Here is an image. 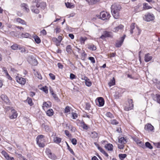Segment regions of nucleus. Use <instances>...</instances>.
Returning <instances> with one entry per match:
<instances>
[{
    "label": "nucleus",
    "mask_w": 160,
    "mask_h": 160,
    "mask_svg": "<svg viewBox=\"0 0 160 160\" xmlns=\"http://www.w3.org/2000/svg\"><path fill=\"white\" fill-rule=\"evenodd\" d=\"M153 144L157 147V148H160V142H157V143H153Z\"/></svg>",
    "instance_id": "bf43d9fd"
},
{
    "label": "nucleus",
    "mask_w": 160,
    "mask_h": 160,
    "mask_svg": "<svg viewBox=\"0 0 160 160\" xmlns=\"http://www.w3.org/2000/svg\"><path fill=\"white\" fill-rule=\"evenodd\" d=\"M87 39V38L86 37H81L79 39L80 41L81 44H84L85 41Z\"/></svg>",
    "instance_id": "f704fd0d"
},
{
    "label": "nucleus",
    "mask_w": 160,
    "mask_h": 160,
    "mask_svg": "<svg viewBox=\"0 0 160 160\" xmlns=\"http://www.w3.org/2000/svg\"><path fill=\"white\" fill-rule=\"evenodd\" d=\"M124 26L122 24H120L118 26L116 27L113 29V31L115 32H118L119 30L123 29Z\"/></svg>",
    "instance_id": "5701e85b"
},
{
    "label": "nucleus",
    "mask_w": 160,
    "mask_h": 160,
    "mask_svg": "<svg viewBox=\"0 0 160 160\" xmlns=\"http://www.w3.org/2000/svg\"><path fill=\"white\" fill-rule=\"evenodd\" d=\"M67 145V146L68 148V149L69 151V152H70V153L72 154L73 155H75V154L73 152V150L71 148L69 145L68 144V143L66 142Z\"/></svg>",
    "instance_id": "4c0bfd02"
},
{
    "label": "nucleus",
    "mask_w": 160,
    "mask_h": 160,
    "mask_svg": "<svg viewBox=\"0 0 160 160\" xmlns=\"http://www.w3.org/2000/svg\"><path fill=\"white\" fill-rule=\"evenodd\" d=\"M1 153L7 160H15L14 158L9 156V154L5 151H2Z\"/></svg>",
    "instance_id": "9d476101"
},
{
    "label": "nucleus",
    "mask_w": 160,
    "mask_h": 160,
    "mask_svg": "<svg viewBox=\"0 0 160 160\" xmlns=\"http://www.w3.org/2000/svg\"><path fill=\"white\" fill-rule=\"evenodd\" d=\"M87 48L89 49L92 51H95L97 49L96 46L92 44L88 45Z\"/></svg>",
    "instance_id": "4be33fe9"
},
{
    "label": "nucleus",
    "mask_w": 160,
    "mask_h": 160,
    "mask_svg": "<svg viewBox=\"0 0 160 160\" xmlns=\"http://www.w3.org/2000/svg\"><path fill=\"white\" fill-rule=\"evenodd\" d=\"M136 28L138 31V32L136 34V35L137 36H139L140 35L141 32V30L139 28V27L138 26H137Z\"/></svg>",
    "instance_id": "e2e57ef3"
},
{
    "label": "nucleus",
    "mask_w": 160,
    "mask_h": 160,
    "mask_svg": "<svg viewBox=\"0 0 160 160\" xmlns=\"http://www.w3.org/2000/svg\"><path fill=\"white\" fill-rule=\"evenodd\" d=\"M156 100L157 102L160 104V95L157 94H156Z\"/></svg>",
    "instance_id": "c03bdc74"
},
{
    "label": "nucleus",
    "mask_w": 160,
    "mask_h": 160,
    "mask_svg": "<svg viewBox=\"0 0 160 160\" xmlns=\"http://www.w3.org/2000/svg\"><path fill=\"white\" fill-rule=\"evenodd\" d=\"M54 112L53 110L50 109L48 110L46 112V114L47 116H51L53 115Z\"/></svg>",
    "instance_id": "cd10ccee"
},
{
    "label": "nucleus",
    "mask_w": 160,
    "mask_h": 160,
    "mask_svg": "<svg viewBox=\"0 0 160 160\" xmlns=\"http://www.w3.org/2000/svg\"><path fill=\"white\" fill-rule=\"evenodd\" d=\"M95 102L96 104L98 106L102 107L104 105L105 101L103 98L99 97L96 99Z\"/></svg>",
    "instance_id": "0eeeda50"
},
{
    "label": "nucleus",
    "mask_w": 160,
    "mask_h": 160,
    "mask_svg": "<svg viewBox=\"0 0 160 160\" xmlns=\"http://www.w3.org/2000/svg\"><path fill=\"white\" fill-rule=\"evenodd\" d=\"M100 15L101 19L103 20L108 19L111 17L109 13L104 11H102L100 12Z\"/></svg>",
    "instance_id": "39448f33"
},
{
    "label": "nucleus",
    "mask_w": 160,
    "mask_h": 160,
    "mask_svg": "<svg viewBox=\"0 0 160 160\" xmlns=\"http://www.w3.org/2000/svg\"><path fill=\"white\" fill-rule=\"evenodd\" d=\"M111 12L114 18L117 19L119 18V13L122 7L119 5H112L111 7Z\"/></svg>",
    "instance_id": "f257e3e1"
},
{
    "label": "nucleus",
    "mask_w": 160,
    "mask_h": 160,
    "mask_svg": "<svg viewBox=\"0 0 160 160\" xmlns=\"http://www.w3.org/2000/svg\"><path fill=\"white\" fill-rule=\"evenodd\" d=\"M143 19L147 22H150L154 20L155 19V17L153 14L150 13H147L143 17Z\"/></svg>",
    "instance_id": "7ed1b4c3"
},
{
    "label": "nucleus",
    "mask_w": 160,
    "mask_h": 160,
    "mask_svg": "<svg viewBox=\"0 0 160 160\" xmlns=\"http://www.w3.org/2000/svg\"><path fill=\"white\" fill-rule=\"evenodd\" d=\"M21 7L25 9L27 12H28L30 10L28 8V6L27 4L22 3L21 4Z\"/></svg>",
    "instance_id": "a878e982"
},
{
    "label": "nucleus",
    "mask_w": 160,
    "mask_h": 160,
    "mask_svg": "<svg viewBox=\"0 0 160 160\" xmlns=\"http://www.w3.org/2000/svg\"><path fill=\"white\" fill-rule=\"evenodd\" d=\"M24 102H27L30 106H32L34 105L32 99L29 97H28L27 99L24 100Z\"/></svg>",
    "instance_id": "6ab92c4d"
},
{
    "label": "nucleus",
    "mask_w": 160,
    "mask_h": 160,
    "mask_svg": "<svg viewBox=\"0 0 160 160\" xmlns=\"http://www.w3.org/2000/svg\"><path fill=\"white\" fill-rule=\"evenodd\" d=\"M88 58L92 63H94L95 62V60L94 57H90Z\"/></svg>",
    "instance_id": "864d4df0"
},
{
    "label": "nucleus",
    "mask_w": 160,
    "mask_h": 160,
    "mask_svg": "<svg viewBox=\"0 0 160 160\" xmlns=\"http://www.w3.org/2000/svg\"><path fill=\"white\" fill-rule=\"evenodd\" d=\"M16 21L17 22L20 23L23 25H26V23L24 21V20L21 19L20 18H18L16 19Z\"/></svg>",
    "instance_id": "2f4dec72"
},
{
    "label": "nucleus",
    "mask_w": 160,
    "mask_h": 160,
    "mask_svg": "<svg viewBox=\"0 0 160 160\" xmlns=\"http://www.w3.org/2000/svg\"><path fill=\"white\" fill-rule=\"evenodd\" d=\"M28 61L30 64L33 66H36L38 63L37 59L32 55L28 57Z\"/></svg>",
    "instance_id": "20e7f679"
},
{
    "label": "nucleus",
    "mask_w": 160,
    "mask_h": 160,
    "mask_svg": "<svg viewBox=\"0 0 160 160\" xmlns=\"http://www.w3.org/2000/svg\"><path fill=\"white\" fill-rule=\"evenodd\" d=\"M55 31L56 33H59L60 31H61V29L60 28L58 27V26H57L55 29Z\"/></svg>",
    "instance_id": "13d9d810"
},
{
    "label": "nucleus",
    "mask_w": 160,
    "mask_h": 160,
    "mask_svg": "<svg viewBox=\"0 0 160 160\" xmlns=\"http://www.w3.org/2000/svg\"><path fill=\"white\" fill-rule=\"evenodd\" d=\"M17 81L19 83L23 85L25 84L26 82L25 79L19 77H17Z\"/></svg>",
    "instance_id": "ddd939ff"
},
{
    "label": "nucleus",
    "mask_w": 160,
    "mask_h": 160,
    "mask_svg": "<svg viewBox=\"0 0 160 160\" xmlns=\"http://www.w3.org/2000/svg\"><path fill=\"white\" fill-rule=\"evenodd\" d=\"M41 33L43 35H45L47 34V32L45 30L43 29L41 31Z\"/></svg>",
    "instance_id": "774afa93"
},
{
    "label": "nucleus",
    "mask_w": 160,
    "mask_h": 160,
    "mask_svg": "<svg viewBox=\"0 0 160 160\" xmlns=\"http://www.w3.org/2000/svg\"><path fill=\"white\" fill-rule=\"evenodd\" d=\"M72 115L73 119H76L78 117V115L75 113H72Z\"/></svg>",
    "instance_id": "69168bd1"
},
{
    "label": "nucleus",
    "mask_w": 160,
    "mask_h": 160,
    "mask_svg": "<svg viewBox=\"0 0 160 160\" xmlns=\"http://www.w3.org/2000/svg\"><path fill=\"white\" fill-rule=\"evenodd\" d=\"M47 153L49 158L55 160L57 158V156L55 155V154L53 153H52L50 150L47 151Z\"/></svg>",
    "instance_id": "dca6fc26"
},
{
    "label": "nucleus",
    "mask_w": 160,
    "mask_h": 160,
    "mask_svg": "<svg viewBox=\"0 0 160 160\" xmlns=\"http://www.w3.org/2000/svg\"><path fill=\"white\" fill-rule=\"evenodd\" d=\"M118 142L121 144H125L127 142V140L126 138L121 137L118 138Z\"/></svg>",
    "instance_id": "412c9836"
},
{
    "label": "nucleus",
    "mask_w": 160,
    "mask_h": 160,
    "mask_svg": "<svg viewBox=\"0 0 160 160\" xmlns=\"http://www.w3.org/2000/svg\"><path fill=\"white\" fill-rule=\"evenodd\" d=\"M86 106L85 109L89 110L90 108L91 107V105L90 103L89 102H86Z\"/></svg>",
    "instance_id": "6e6d98bb"
},
{
    "label": "nucleus",
    "mask_w": 160,
    "mask_h": 160,
    "mask_svg": "<svg viewBox=\"0 0 160 160\" xmlns=\"http://www.w3.org/2000/svg\"><path fill=\"white\" fill-rule=\"evenodd\" d=\"M65 133L66 136L69 138H70L72 136V135L67 130H65Z\"/></svg>",
    "instance_id": "5fc2aeb1"
},
{
    "label": "nucleus",
    "mask_w": 160,
    "mask_h": 160,
    "mask_svg": "<svg viewBox=\"0 0 160 160\" xmlns=\"http://www.w3.org/2000/svg\"><path fill=\"white\" fill-rule=\"evenodd\" d=\"M70 107L68 106H67L64 109V112L66 113H69L70 112Z\"/></svg>",
    "instance_id": "49530a36"
},
{
    "label": "nucleus",
    "mask_w": 160,
    "mask_h": 160,
    "mask_svg": "<svg viewBox=\"0 0 160 160\" xmlns=\"http://www.w3.org/2000/svg\"><path fill=\"white\" fill-rule=\"evenodd\" d=\"M33 38L36 43L37 44H39L41 42V40L40 38L37 35H35L33 37Z\"/></svg>",
    "instance_id": "c85d7f7f"
},
{
    "label": "nucleus",
    "mask_w": 160,
    "mask_h": 160,
    "mask_svg": "<svg viewBox=\"0 0 160 160\" xmlns=\"http://www.w3.org/2000/svg\"><path fill=\"white\" fill-rule=\"evenodd\" d=\"M19 50H20V52L21 53H28V51L26 49V48L25 47H24L20 45L19 47Z\"/></svg>",
    "instance_id": "aec40b11"
},
{
    "label": "nucleus",
    "mask_w": 160,
    "mask_h": 160,
    "mask_svg": "<svg viewBox=\"0 0 160 160\" xmlns=\"http://www.w3.org/2000/svg\"><path fill=\"white\" fill-rule=\"evenodd\" d=\"M20 45H18L17 44H14L11 46V48L13 50H17L19 49V47Z\"/></svg>",
    "instance_id": "72a5a7b5"
},
{
    "label": "nucleus",
    "mask_w": 160,
    "mask_h": 160,
    "mask_svg": "<svg viewBox=\"0 0 160 160\" xmlns=\"http://www.w3.org/2000/svg\"><path fill=\"white\" fill-rule=\"evenodd\" d=\"M143 8L145 9H148L152 8V7L150 6H149L148 4L147 3H144L143 4Z\"/></svg>",
    "instance_id": "58836bf2"
},
{
    "label": "nucleus",
    "mask_w": 160,
    "mask_h": 160,
    "mask_svg": "<svg viewBox=\"0 0 160 160\" xmlns=\"http://www.w3.org/2000/svg\"><path fill=\"white\" fill-rule=\"evenodd\" d=\"M98 134L97 133L95 132H92L91 137L93 138H96L97 137Z\"/></svg>",
    "instance_id": "09e8293b"
},
{
    "label": "nucleus",
    "mask_w": 160,
    "mask_h": 160,
    "mask_svg": "<svg viewBox=\"0 0 160 160\" xmlns=\"http://www.w3.org/2000/svg\"><path fill=\"white\" fill-rule=\"evenodd\" d=\"M105 148L108 151H112L113 150V146L110 143L107 144L105 146Z\"/></svg>",
    "instance_id": "393cba45"
},
{
    "label": "nucleus",
    "mask_w": 160,
    "mask_h": 160,
    "mask_svg": "<svg viewBox=\"0 0 160 160\" xmlns=\"http://www.w3.org/2000/svg\"><path fill=\"white\" fill-rule=\"evenodd\" d=\"M40 7H41V8L43 9H44L45 8V7L46 6V3L45 2H40Z\"/></svg>",
    "instance_id": "37998d69"
},
{
    "label": "nucleus",
    "mask_w": 160,
    "mask_h": 160,
    "mask_svg": "<svg viewBox=\"0 0 160 160\" xmlns=\"http://www.w3.org/2000/svg\"><path fill=\"white\" fill-rule=\"evenodd\" d=\"M66 51L68 53H71L72 51V48L71 45H68L66 47Z\"/></svg>",
    "instance_id": "c756f323"
},
{
    "label": "nucleus",
    "mask_w": 160,
    "mask_h": 160,
    "mask_svg": "<svg viewBox=\"0 0 160 160\" xmlns=\"http://www.w3.org/2000/svg\"><path fill=\"white\" fill-rule=\"evenodd\" d=\"M31 11L33 13L36 14H38L39 12V10L37 8H36L35 5H32L31 7Z\"/></svg>",
    "instance_id": "2eb2a0df"
},
{
    "label": "nucleus",
    "mask_w": 160,
    "mask_h": 160,
    "mask_svg": "<svg viewBox=\"0 0 160 160\" xmlns=\"http://www.w3.org/2000/svg\"><path fill=\"white\" fill-rule=\"evenodd\" d=\"M41 0H33L32 2L33 5L35 4V3L36 4L39 3H40V1Z\"/></svg>",
    "instance_id": "0e129e2a"
},
{
    "label": "nucleus",
    "mask_w": 160,
    "mask_h": 160,
    "mask_svg": "<svg viewBox=\"0 0 160 160\" xmlns=\"http://www.w3.org/2000/svg\"><path fill=\"white\" fill-rule=\"evenodd\" d=\"M49 76L50 78L53 80H54L55 79V76L52 73H50L49 74Z\"/></svg>",
    "instance_id": "680f3d73"
},
{
    "label": "nucleus",
    "mask_w": 160,
    "mask_h": 160,
    "mask_svg": "<svg viewBox=\"0 0 160 160\" xmlns=\"http://www.w3.org/2000/svg\"><path fill=\"white\" fill-rule=\"evenodd\" d=\"M71 142L73 145H76L77 143V140L76 138H72L71 140Z\"/></svg>",
    "instance_id": "4d7b16f0"
},
{
    "label": "nucleus",
    "mask_w": 160,
    "mask_h": 160,
    "mask_svg": "<svg viewBox=\"0 0 160 160\" xmlns=\"http://www.w3.org/2000/svg\"><path fill=\"white\" fill-rule=\"evenodd\" d=\"M42 91L46 93H48V88L47 86L43 87L42 88Z\"/></svg>",
    "instance_id": "8fccbe9b"
},
{
    "label": "nucleus",
    "mask_w": 160,
    "mask_h": 160,
    "mask_svg": "<svg viewBox=\"0 0 160 160\" xmlns=\"http://www.w3.org/2000/svg\"><path fill=\"white\" fill-rule=\"evenodd\" d=\"M57 65L59 68L62 69L63 68V65L60 62L58 63Z\"/></svg>",
    "instance_id": "338daca9"
},
{
    "label": "nucleus",
    "mask_w": 160,
    "mask_h": 160,
    "mask_svg": "<svg viewBox=\"0 0 160 160\" xmlns=\"http://www.w3.org/2000/svg\"><path fill=\"white\" fill-rule=\"evenodd\" d=\"M126 37V35H124L123 36L120 38V40L119 41L117 40L115 44V46L116 48H120L122 45L124 40Z\"/></svg>",
    "instance_id": "6e6552de"
},
{
    "label": "nucleus",
    "mask_w": 160,
    "mask_h": 160,
    "mask_svg": "<svg viewBox=\"0 0 160 160\" xmlns=\"http://www.w3.org/2000/svg\"><path fill=\"white\" fill-rule=\"evenodd\" d=\"M22 36L25 38H30L31 37V35L28 33H26L25 34L22 33Z\"/></svg>",
    "instance_id": "603ef678"
},
{
    "label": "nucleus",
    "mask_w": 160,
    "mask_h": 160,
    "mask_svg": "<svg viewBox=\"0 0 160 160\" xmlns=\"http://www.w3.org/2000/svg\"><path fill=\"white\" fill-rule=\"evenodd\" d=\"M145 147L147 148H148L149 149H151L153 148V147L151 145V144L148 142H147L145 143Z\"/></svg>",
    "instance_id": "c9c22d12"
},
{
    "label": "nucleus",
    "mask_w": 160,
    "mask_h": 160,
    "mask_svg": "<svg viewBox=\"0 0 160 160\" xmlns=\"http://www.w3.org/2000/svg\"><path fill=\"white\" fill-rule=\"evenodd\" d=\"M89 4L94 5L100 2V0H86Z\"/></svg>",
    "instance_id": "b1692460"
},
{
    "label": "nucleus",
    "mask_w": 160,
    "mask_h": 160,
    "mask_svg": "<svg viewBox=\"0 0 160 160\" xmlns=\"http://www.w3.org/2000/svg\"><path fill=\"white\" fill-rule=\"evenodd\" d=\"M104 34H102L100 37V38L102 39H104L106 38H112L113 35L112 32H108L105 31L104 32Z\"/></svg>",
    "instance_id": "423d86ee"
},
{
    "label": "nucleus",
    "mask_w": 160,
    "mask_h": 160,
    "mask_svg": "<svg viewBox=\"0 0 160 160\" xmlns=\"http://www.w3.org/2000/svg\"><path fill=\"white\" fill-rule=\"evenodd\" d=\"M128 101L129 103V107L127 108V110L129 111L133 109V104L132 99H128Z\"/></svg>",
    "instance_id": "f8f14e48"
},
{
    "label": "nucleus",
    "mask_w": 160,
    "mask_h": 160,
    "mask_svg": "<svg viewBox=\"0 0 160 160\" xmlns=\"http://www.w3.org/2000/svg\"><path fill=\"white\" fill-rule=\"evenodd\" d=\"M12 115L10 116L9 118L11 119H13L16 118L18 116V114L17 112L15 109H12L11 110Z\"/></svg>",
    "instance_id": "4468645a"
},
{
    "label": "nucleus",
    "mask_w": 160,
    "mask_h": 160,
    "mask_svg": "<svg viewBox=\"0 0 160 160\" xmlns=\"http://www.w3.org/2000/svg\"><path fill=\"white\" fill-rule=\"evenodd\" d=\"M53 141L55 143L59 144L61 142V138H60L56 137L54 138Z\"/></svg>",
    "instance_id": "7c9ffc66"
},
{
    "label": "nucleus",
    "mask_w": 160,
    "mask_h": 160,
    "mask_svg": "<svg viewBox=\"0 0 160 160\" xmlns=\"http://www.w3.org/2000/svg\"><path fill=\"white\" fill-rule=\"evenodd\" d=\"M66 126L67 127H68V129H70L72 132H74L75 131L76 128L70 125L68 126V124H66Z\"/></svg>",
    "instance_id": "473e14b6"
},
{
    "label": "nucleus",
    "mask_w": 160,
    "mask_h": 160,
    "mask_svg": "<svg viewBox=\"0 0 160 160\" xmlns=\"http://www.w3.org/2000/svg\"><path fill=\"white\" fill-rule=\"evenodd\" d=\"M106 116L111 118H114V116L110 112H107L106 114Z\"/></svg>",
    "instance_id": "a19ab883"
},
{
    "label": "nucleus",
    "mask_w": 160,
    "mask_h": 160,
    "mask_svg": "<svg viewBox=\"0 0 160 160\" xmlns=\"http://www.w3.org/2000/svg\"><path fill=\"white\" fill-rule=\"evenodd\" d=\"M85 83L86 85L88 87H90L92 85V82L89 79L88 80L85 81Z\"/></svg>",
    "instance_id": "de8ad7c7"
},
{
    "label": "nucleus",
    "mask_w": 160,
    "mask_h": 160,
    "mask_svg": "<svg viewBox=\"0 0 160 160\" xmlns=\"http://www.w3.org/2000/svg\"><path fill=\"white\" fill-rule=\"evenodd\" d=\"M65 4L66 7L68 8H71L73 6V5H71V3L68 2H65Z\"/></svg>",
    "instance_id": "3c124183"
},
{
    "label": "nucleus",
    "mask_w": 160,
    "mask_h": 160,
    "mask_svg": "<svg viewBox=\"0 0 160 160\" xmlns=\"http://www.w3.org/2000/svg\"><path fill=\"white\" fill-rule=\"evenodd\" d=\"M1 98L6 104L8 105H11V102L8 97L6 95L2 94L1 96Z\"/></svg>",
    "instance_id": "1a4fd4ad"
},
{
    "label": "nucleus",
    "mask_w": 160,
    "mask_h": 160,
    "mask_svg": "<svg viewBox=\"0 0 160 160\" xmlns=\"http://www.w3.org/2000/svg\"><path fill=\"white\" fill-rule=\"evenodd\" d=\"M52 96L54 99L56 101H57V102H59L60 101V99L58 98L56 94L54 93V94H53L52 95Z\"/></svg>",
    "instance_id": "ea45409f"
},
{
    "label": "nucleus",
    "mask_w": 160,
    "mask_h": 160,
    "mask_svg": "<svg viewBox=\"0 0 160 160\" xmlns=\"http://www.w3.org/2000/svg\"><path fill=\"white\" fill-rule=\"evenodd\" d=\"M35 75L36 76V77H37V78L38 79L40 80H41L42 79V76L40 72H37L35 74Z\"/></svg>",
    "instance_id": "79ce46f5"
},
{
    "label": "nucleus",
    "mask_w": 160,
    "mask_h": 160,
    "mask_svg": "<svg viewBox=\"0 0 160 160\" xmlns=\"http://www.w3.org/2000/svg\"><path fill=\"white\" fill-rule=\"evenodd\" d=\"M70 78L72 79L73 80L74 79H75L76 78V76L73 73H71L70 74Z\"/></svg>",
    "instance_id": "052dcab7"
},
{
    "label": "nucleus",
    "mask_w": 160,
    "mask_h": 160,
    "mask_svg": "<svg viewBox=\"0 0 160 160\" xmlns=\"http://www.w3.org/2000/svg\"><path fill=\"white\" fill-rule=\"evenodd\" d=\"M137 143V144L141 147L144 148L145 147V145L141 141L139 140L138 138H135L134 140Z\"/></svg>",
    "instance_id": "f3484780"
},
{
    "label": "nucleus",
    "mask_w": 160,
    "mask_h": 160,
    "mask_svg": "<svg viewBox=\"0 0 160 160\" xmlns=\"http://www.w3.org/2000/svg\"><path fill=\"white\" fill-rule=\"evenodd\" d=\"M145 129L149 132H153L154 128L150 123H148L145 126Z\"/></svg>",
    "instance_id": "9b49d317"
},
{
    "label": "nucleus",
    "mask_w": 160,
    "mask_h": 160,
    "mask_svg": "<svg viewBox=\"0 0 160 160\" xmlns=\"http://www.w3.org/2000/svg\"><path fill=\"white\" fill-rule=\"evenodd\" d=\"M118 156L120 160H123L127 157V155L126 154H120Z\"/></svg>",
    "instance_id": "e433bc0d"
},
{
    "label": "nucleus",
    "mask_w": 160,
    "mask_h": 160,
    "mask_svg": "<svg viewBox=\"0 0 160 160\" xmlns=\"http://www.w3.org/2000/svg\"><path fill=\"white\" fill-rule=\"evenodd\" d=\"M111 123L113 125H117L118 124V122L116 119H112L111 120Z\"/></svg>",
    "instance_id": "a18cd8bd"
},
{
    "label": "nucleus",
    "mask_w": 160,
    "mask_h": 160,
    "mask_svg": "<svg viewBox=\"0 0 160 160\" xmlns=\"http://www.w3.org/2000/svg\"><path fill=\"white\" fill-rule=\"evenodd\" d=\"M45 136L43 135H40L38 136L36 138L37 144L40 148H43L45 146Z\"/></svg>",
    "instance_id": "f03ea898"
},
{
    "label": "nucleus",
    "mask_w": 160,
    "mask_h": 160,
    "mask_svg": "<svg viewBox=\"0 0 160 160\" xmlns=\"http://www.w3.org/2000/svg\"><path fill=\"white\" fill-rule=\"evenodd\" d=\"M115 84V80L114 77H113L112 79L108 83V85L109 87H111Z\"/></svg>",
    "instance_id": "bb28decb"
},
{
    "label": "nucleus",
    "mask_w": 160,
    "mask_h": 160,
    "mask_svg": "<svg viewBox=\"0 0 160 160\" xmlns=\"http://www.w3.org/2000/svg\"><path fill=\"white\" fill-rule=\"evenodd\" d=\"M149 53H148L145 55L144 57V61L145 62H147L152 60V57L151 56H149Z\"/></svg>",
    "instance_id": "a211bd4d"
}]
</instances>
